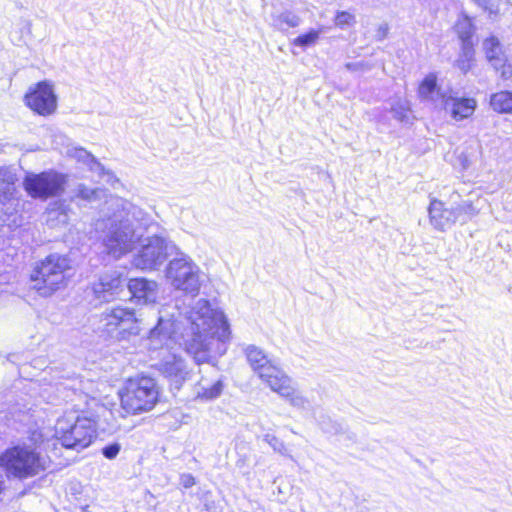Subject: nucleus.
I'll use <instances>...</instances> for the list:
<instances>
[{
  "mask_svg": "<svg viewBox=\"0 0 512 512\" xmlns=\"http://www.w3.org/2000/svg\"><path fill=\"white\" fill-rule=\"evenodd\" d=\"M141 215L139 209L123 199L111 197L106 200L94 226L96 231L104 233L102 243L107 255L120 259L135 249L143 236Z\"/></svg>",
  "mask_w": 512,
  "mask_h": 512,
  "instance_id": "obj_1",
  "label": "nucleus"
},
{
  "mask_svg": "<svg viewBox=\"0 0 512 512\" xmlns=\"http://www.w3.org/2000/svg\"><path fill=\"white\" fill-rule=\"evenodd\" d=\"M190 324L184 337V346L197 362L206 363L214 351L221 352L220 344L231 337L228 321L221 310L214 309L205 299L197 300L187 312Z\"/></svg>",
  "mask_w": 512,
  "mask_h": 512,
  "instance_id": "obj_2",
  "label": "nucleus"
},
{
  "mask_svg": "<svg viewBox=\"0 0 512 512\" xmlns=\"http://www.w3.org/2000/svg\"><path fill=\"white\" fill-rule=\"evenodd\" d=\"M106 413L108 409L92 398L87 401L81 415L67 412L60 417L55 424L53 437L66 449L83 450L95 439L98 422Z\"/></svg>",
  "mask_w": 512,
  "mask_h": 512,
  "instance_id": "obj_3",
  "label": "nucleus"
},
{
  "mask_svg": "<svg viewBox=\"0 0 512 512\" xmlns=\"http://www.w3.org/2000/svg\"><path fill=\"white\" fill-rule=\"evenodd\" d=\"M168 326V320L159 319L157 326L149 333L150 346L159 349V361L156 364L159 372L174 383L181 384L186 380L189 370L183 357L170 346L172 339Z\"/></svg>",
  "mask_w": 512,
  "mask_h": 512,
  "instance_id": "obj_4",
  "label": "nucleus"
},
{
  "mask_svg": "<svg viewBox=\"0 0 512 512\" xmlns=\"http://www.w3.org/2000/svg\"><path fill=\"white\" fill-rule=\"evenodd\" d=\"M118 396L122 410L137 415L154 408L159 391L154 379L143 376L128 379L119 389Z\"/></svg>",
  "mask_w": 512,
  "mask_h": 512,
  "instance_id": "obj_5",
  "label": "nucleus"
},
{
  "mask_svg": "<svg viewBox=\"0 0 512 512\" xmlns=\"http://www.w3.org/2000/svg\"><path fill=\"white\" fill-rule=\"evenodd\" d=\"M167 283L175 290L196 296L202 286V271L187 255L173 258L164 270Z\"/></svg>",
  "mask_w": 512,
  "mask_h": 512,
  "instance_id": "obj_6",
  "label": "nucleus"
},
{
  "mask_svg": "<svg viewBox=\"0 0 512 512\" xmlns=\"http://www.w3.org/2000/svg\"><path fill=\"white\" fill-rule=\"evenodd\" d=\"M139 247L132 257L131 264L141 271L158 270L169 256L170 243L161 236L140 239Z\"/></svg>",
  "mask_w": 512,
  "mask_h": 512,
  "instance_id": "obj_7",
  "label": "nucleus"
},
{
  "mask_svg": "<svg viewBox=\"0 0 512 512\" xmlns=\"http://www.w3.org/2000/svg\"><path fill=\"white\" fill-rule=\"evenodd\" d=\"M69 269L66 258L53 255L46 258L34 276V289L42 296H49L65 283V272Z\"/></svg>",
  "mask_w": 512,
  "mask_h": 512,
  "instance_id": "obj_8",
  "label": "nucleus"
},
{
  "mask_svg": "<svg viewBox=\"0 0 512 512\" xmlns=\"http://www.w3.org/2000/svg\"><path fill=\"white\" fill-rule=\"evenodd\" d=\"M0 465L9 475L27 478L32 471V451L29 447H12L1 455Z\"/></svg>",
  "mask_w": 512,
  "mask_h": 512,
  "instance_id": "obj_9",
  "label": "nucleus"
},
{
  "mask_svg": "<svg viewBox=\"0 0 512 512\" xmlns=\"http://www.w3.org/2000/svg\"><path fill=\"white\" fill-rule=\"evenodd\" d=\"M247 360L259 378L270 387L285 372L273 364L256 346H249L245 350Z\"/></svg>",
  "mask_w": 512,
  "mask_h": 512,
  "instance_id": "obj_10",
  "label": "nucleus"
},
{
  "mask_svg": "<svg viewBox=\"0 0 512 512\" xmlns=\"http://www.w3.org/2000/svg\"><path fill=\"white\" fill-rule=\"evenodd\" d=\"M103 320L107 327L121 328L122 338L129 336H136L140 334V326L138 319L133 310L123 307H115L106 311L103 315Z\"/></svg>",
  "mask_w": 512,
  "mask_h": 512,
  "instance_id": "obj_11",
  "label": "nucleus"
},
{
  "mask_svg": "<svg viewBox=\"0 0 512 512\" xmlns=\"http://www.w3.org/2000/svg\"><path fill=\"white\" fill-rule=\"evenodd\" d=\"M58 108V95L52 81L44 80L34 86V113L43 117L54 115Z\"/></svg>",
  "mask_w": 512,
  "mask_h": 512,
  "instance_id": "obj_12",
  "label": "nucleus"
},
{
  "mask_svg": "<svg viewBox=\"0 0 512 512\" xmlns=\"http://www.w3.org/2000/svg\"><path fill=\"white\" fill-rule=\"evenodd\" d=\"M67 176L55 171H48L34 176V197L48 198L64 192Z\"/></svg>",
  "mask_w": 512,
  "mask_h": 512,
  "instance_id": "obj_13",
  "label": "nucleus"
},
{
  "mask_svg": "<svg viewBox=\"0 0 512 512\" xmlns=\"http://www.w3.org/2000/svg\"><path fill=\"white\" fill-rule=\"evenodd\" d=\"M273 392L289 401L290 405L298 409H306L310 402L307 397L297 389L292 379L284 373L270 387Z\"/></svg>",
  "mask_w": 512,
  "mask_h": 512,
  "instance_id": "obj_14",
  "label": "nucleus"
},
{
  "mask_svg": "<svg viewBox=\"0 0 512 512\" xmlns=\"http://www.w3.org/2000/svg\"><path fill=\"white\" fill-rule=\"evenodd\" d=\"M442 107L452 119L461 121L473 115L477 101L474 98H458L447 94L442 95Z\"/></svg>",
  "mask_w": 512,
  "mask_h": 512,
  "instance_id": "obj_15",
  "label": "nucleus"
},
{
  "mask_svg": "<svg viewBox=\"0 0 512 512\" xmlns=\"http://www.w3.org/2000/svg\"><path fill=\"white\" fill-rule=\"evenodd\" d=\"M430 224L438 231H445L458 221V213L453 208H446L438 199H432L428 207Z\"/></svg>",
  "mask_w": 512,
  "mask_h": 512,
  "instance_id": "obj_16",
  "label": "nucleus"
},
{
  "mask_svg": "<svg viewBox=\"0 0 512 512\" xmlns=\"http://www.w3.org/2000/svg\"><path fill=\"white\" fill-rule=\"evenodd\" d=\"M132 298L139 304H154L158 298L159 285L154 280L133 278L127 284Z\"/></svg>",
  "mask_w": 512,
  "mask_h": 512,
  "instance_id": "obj_17",
  "label": "nucleus"
},
{
  "mask_svg": "<svg viewBox=\"0 0 512 512\" xmlns=\"http://www.w3.org/2000/svg\"><path fill=\"white\" fill-rule=\"evenodd\" d=\"M123 287L121 274L117 271L104 274L99 281L93 285V291L97 298L109 300V298L118 294Z\"/></svg>",
  "mask_w": 512,
  "mask_h": 512,
  "instance_id": "obj_18",
  "label": "nucleus"
},
{
  "mask_svg": "<svg viewBox=\"0 0 512 512\" xmlns=\"http://www.w3.org/2000/svg\"><path fill=\"white\" fill-rule=\"evenodd\" d=\"M223 388L224 384L221 378L213 380L202 377L193 387V393L196 399L209 401L218 398L222 394Z\"/></svg>",
  "mask_w": 512,
  "mask_h": 512,
  "instance_id": "obj_19",
  "label": "nucleus"
},
{
  "mask_svg": "<svg viewBox=\"0 0 512 512\" xmlns=\"http://www.w3.org/2000/svg\"><path fill=\"white\" fill-rule=\"evenodd\" d=\"M481 155V147L475 142H466L456 150V165L463 171L470 169Z\"/></svg>",
  "mask_w": 512,
  "mask_h": 512,
  "instance_id": "obj_20",
  "label": "nucleus"
},
{
  "mask_svg": "<svg viewBox=\"0 0 512 512\" xmlns=\"http://www.w3.org/2000/svg\"><path fill=\"white\" fill-rule=\"evenodd\" d=\"M418 96L425 101L437 102L439 99L442 100V95H447L441 91V87L438 85V77L435 73H429L424 77L418 87Z\"/></svg>",
  "mask_w": 512,
  "mask_h": 512,
  "instance_id": "obj_21",
  "label": "nucleus"
},
{
  "mask_svg": "<svg viewBox=\"0 0 512 512\" xmlns=\"http://www.w3.org/2000/svg\"><path fill=\"white\" fill-rule=\"evenodd\" d=\"M482 50L491 66L499 65L507 57L500 40L494 35H490L483 40Z\"/></svg>",
  "mask_w": 512,
  "mask_h": 512,
  "instance_id": "obj_22",
  "label": "nucleus"
},
{
  "mask_svg": "<svg viewBox=\"0 0 512 512\" xmlns=\"http://www.w3.org/2000/svg\"><path fill=\"white\" fill-rule=\"evenodd\" d=\"M69 211V205L65 201L53 202L46 211V223L53 228L66 225L69 221Z\"/></svg>",
  "mask_w": 512,
  "mask_h": 512,
  "instance_id": "obj_23",
  "label": "nucleus"
},
{
  "mask_svg": "<svg viewBox=\"0 0 512 512\" xmlns=\"http://www.w3.org/2000/svg\"><path fill=\"white\" fill-rule=\"evenodd\" d=\"M490 106L497 113L512 115V92L500 91L492 94Z\"/></svg>",
  "mask_w": 512,
  "mask_h": 512,
  "instance_id": "obj_24",
  "label": "nucleus"
},
{
  "mask_svg": "<svg viewBox=\"0 0 512 512\" xmlns=\"http://www.w3.org/2000/svg\"><path fill=\"white\" fill-rule=\"evenodd\" d=\"M44 434L39 433L38 438L35 441L40 440L39 445H34V473L37 469L45 470L50 466L51 460L49 456H42L41 451L46 450L50 446L51 440H44Z\"/></svg>",
  "mask_w": 512,
  "mask_h": 512,
  "instance_id": "obj_25",
  "label": "nucleus"
},
{
  "mask_svg": "<svg viewBox=\"0 0 512 512\" xmlns=\"http://www.w3.org/2000/svg\"><path fill=\"white\" fill-rule=\"evenodd\" d=\"M393 117L401 123H411V106L410 102L404 98H396L393 100L390 108Z\"/></svg>",
  "mask_w": 512,
  "mask_h": 512,
  "instance_id": "obj_26",
  "label": "nucleus"
},
{
  "mask_svg": "<svg viewBox=\"0 0 512 512\" xmlns=\"http://www.w3.org/2000/svg\"><path fill=\"white\" fill-rule=\"evenodd\" d=\"M301 23V18L292 11H283L273 16V25L278 30L286 28L298 27Z\"/></svg>",
  "mask_w": 512,
  "mask_h": 512,
  "instance_id": "obj_27",
  "label": "nucleus"
},
{
  "mask_svg": "<svg viewBox=\"0 0 512 512\" xmlns=\"http://www.w3.org/2000/svg\"><path fill=\"white\" fill-rule=\"evenodd\" d=\"M323 29H310L309 31L300 34L291 41V44L302 49L312 47L317 44Z\"/></svg>",
  "mask_w": 512,
  "mask_h": 512,
  "instance_id": "obj_28",
  "label": "nucleus"
},
{
  "mask_svg": "<svg viewBox=\"0 0 512 512\" xmlns=\"http://www.w3.org/2000/svg\"><path fill=\"white\" fill-rule=\"evenodd\" d=\"M67 155L79 162L87 164L91 170L100 169V164L96 161L92 154L81 147H71L67 150Z\"/></svg>",
  "mask_w": 512,
  "mask_h": 512,
  "instance_id": "obj_29",
  "label": "nucleus"
},
{
  "mask_svg": "<svg viewBox=\"0 0 512 512\" xmlns=\"http://www.w3.org/2000/svg\"><path fill=\"white\" fill-rule=\"evenodd\" d=\"M474 50L468 44H464L463 48L455 61V66L464 74L471 68L474 61Z\"/></svg>",
  "mask_w": 512,
  "mask_h": 512,
  "instance_id": "obj_30",
  "label": "nucleus"
},
{
  "mask_svg": "<svg viewBox=\"0 0 512 512\" xmlns=\"http://www.w3.org/2000/svg\"><path fill=\"white\" fill-rule=\"evenodd\" d=\"M480 7L489 13L490 17H496L508 6L507 0H474Z\"/></svg>",
  "mask_w": 512,
  "mask_h": 512,
  "instance_id": "obj_31",
  "label": "nucleus"
},
{
  "mask_svg": "<svg viewBox=\"0 0 512 512\" xmlns=\"http://www.w3.org/2000/svg\"><path fill=\"white\" fill-rule=\"evenodd\" d=\"M455 30L462 40L469 39L474 31L472 19L467 15H460L455 23Z\"/></svg>",
  "mask_w": 512,
  "mask_h": 512,
  "instance_id": "obj_32",
  "label": "nucleus"
},
{
  "mask_svg": "<svg viewBox=\"0 0 512 512\" xmlns=\"http://www.w3.org/2000/svg\"><path fill=\"white\" fill-rule=\"evenodd\" d=\"M14 190L12 177L5 169L0 168V201H6Z\"/></svg>",
  "mask_w": 512,
  "mask_h": 512,
  "instance_id": "obj_33",
  "label": "nucleus"
},
{
  "mask_svg": "<svg viewBox=\"0 0 512 512\" xmlns=\"http://www.w3.org/2000/svg\"><path fill=\"white\" fill-rule=\"evenodd\" d=\"M355 22V16L346 11L338 12L334 18V24L342 29L353 26Z\"/></svg>",
  "mask_w": 512,
  "mask_h": 512,
  "instance_id": "obj_34",
  "label": "nucleus"
},
{
  "mask_svg": "<svg viewBox=\"0 0 512 512\" xmlns=\"http://www.w3.org/2000/svg\"><path fill=\"white\" fill-rule=\"evenodd\" d=\"M458 213V220L462 216H466L467 218H471L478 214L477 209L474 207L471 201H463L458 206L453 208Z\"/></svg>",
  "mask_w": 512,
  "mask_h": 512,
  "instance_id": "obj_35",
  "label": "nucleus"
},
{
  "mask_svg": "<svg viewBox=\"0 0 512 512\" xmlns=\"http://www.w3.org/2000/svg\"><path fill=\"white\" fill-rule=\"evenodd\" d=\"M503 80L510 79L512 77V62L505 57V60L500 62L497 66H492Z\"/></svg>",
  "mask_w": 512,
  "mask_h": 512,
  "instance_id": "obj_36",
  "label": "nucleus"
},
{
  "mask_svg": "<svg viewBox=\"0 0 512 512\" xmlns=\"http://www.w3.org/2000/svg\"><path fill=\"white\" fill-rule=\"evenodd\" d=\"M98 192L99 191L97 189H92V188L86 187L85 185H79L77 188L76 195H77V197H79L81 199L91 201L97 197Z\"/></svg>",
  "mask_w": 512,
  "mask_h": 512,
  "instance_id": "obj_37",
  "label": "nucleus"
},
{
  "mask_svg": "<svg viewBox=\"0 0 512 512\" xmlns=\"http://www.w3.org/2000/svg\"><path fill=\"white\" fill-rule=\"evenodd\" d=\"M264 440L274 449V451L281 454L286 452L284 443L280 441L276 436L267 434L265 435Z\"/></svg>",
  "mask_w": 512,
  "mask_h": 512,
  "instance_id": "obj_38",
  "label": "nucleus"
},
{
  "mask_svg": "<svg viewBox=\"0 0 512 512\" xmlns=\"http://www.w3.org/2000/svg\"><path fill=\"white\" fill-rule=\"evenodd\" d=\"M120 450H121V445L119 443H113V444L105 446L102 449V453L107 459H114V458H116V456L118 455Z\"/></svg>",
  "mask_w": 512,
  "mask_h": 512,
  "instance_id": "obj_39",
  "label": "nucleus"
},
{
  "mask_svg": "<svg viewBox=\"0 0 512 512\" xmlns=\"http://www.w3.org/2000/svg\"><path fill=\"white\" fill-rule=\"evenodd\" d=\"M180 483L185 488H190L196 484L195 477L190 473H183L180 475Z\"/></svg>",
  "mask_w": 512,
  "mask_h": 512,
  "instance_id": "obj_40",
  "label": "nucleus"
},
{
  "mask_svg": "<svg viewBox=\"0 0 512 512\" xmlns=\"http://www.w3.org/2000/svg\"><path fill=\"white\" fill-rule=\"evenodd\" d=\"M346 68L348 70H368L370 66L365 65L364 63H348L346 64Z\"/></svg>",
  "mask_w": 512,
  "mask_h": 512,
  "instance_id": "obj_41",
  "label": "nucleus"
},
{
  "mask_svg": "<svg viewBox=\"0 0 512 512\" xmlns=\"http://www.w3.org/2000/svg\"><path fill=\"white\" fill-rule=\"evenodd\" d=\"M24 186L28 194L32 195V179L29 176H26Z\"/></svg>",
  "mask_w": 512,
  "mask_h": 512,
  "instance_id": "obj_42",
  "label": "nucleus"
},
{
  "mask_svg": "<svg viewBox=\"0 0 512 512\" xmlns=\"http://www.w3.org/2000/svg\"><path fill=\"white\" fill-rule=\"evenodd\" d=\"M31 101H32V100H31V93H30V92H27V93L25 94V102H26V105H27L28 107H32V102H31Z\"/></svg>",
  "mask_w": 512,
  "mask_h": 512,
  "instance_id": "obj_43",
  "label": "nucleus"
}]
</instances>
